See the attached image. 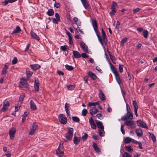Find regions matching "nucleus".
<instances>
[{"mask_svg":"<svg viewBox=\"0 0 157 157\" xmlns=\"http://www.w3.org/2000/svg\"><path fill=\"white\" fill-rule=\"evenodd\" d=\"M67 87L70 90H72L74 89V86L72 85H70L68 86Z\"/></svg>","mask_w":157,"mask_h":157,"instance_id":"nucleus-58","label":"nucleus"},{"mask_svg":"<svg viewBox=\"0 0 157 157\" xmlns=\"http://www.w3.org/2000/svg\"><path fill=\"white\" fill-rule=\"evenodd\" d=\"M54 12L52 9H51L48 10L46 13L49 16H51L54 15Z\"/></svg>","mask_w":157,"mask_h":157,"instance_id":"nucleus-28","label":"nucleus"},{"mask_svg":"<svg viewBox=\"0 0 157 157\" xmlns=\"http://www.w3.org/2000/svg\"><path fill=\"white\" fill-rule=\"evenodd\" d=\"M141 9H139V8H137L135 9H133V13L134 14H135L136 13L138 12L139 11H140V10Z\"/></svg>","mask_w":157,"mask_h":157,"instance_id":"nucleus-59","label":"nucleus"},{"mask_svg":"<svg viewBox=\"0 0 157 157\" xmlns=\"http://www.w3.org/2000/svg\"><path fill=\"white\" fill-rule=\"evenodd\" d=\"M65 67L67 69L70 71H72L74 69V67L72 66H69L67 64L65 65Z\"/></svg>","mask_w":157,"mask_h":157,"instance_id":"nucleus-32","label":"nucleus"},{"mask_svg":"<svg viewBox=\"0 0 157 157\" xmlns=\"http://www.w3.org/2000/svg\"><path fill=\"white\" fill-rule=\"evenodd\" d=\"M136 132L137 135L139 137H141L143 135V132L141 129L139 128L137 129L136 130Z\"/></svg>","mask_w":157,"mask_h":157,"instance_id":"nucleus-27","label":"nucleus"},{"mask_svg":"<svg viewBox=\"0 0 157 157\" xmlns=\"http://www.w3.org/2000/svg\"><path fill=\"white\" fill-rule=\"evenodd\" d=\"M124 125H121V132H122V133L123 135H124L125 134V132L124 130Z\"/></svg>","mask_w":157,"mask_h":157,"instance_id":"nucleus-57","label":"nucleus"},{"mask_svg":"<svg viewBox=\"0 0 157 157\" xmlns=\"http://www.w3.org/2000/svg\"><path fill=\"white\" fill-rule=\"evenodd\" d=\"M91 128L93 129H95L96 128V126L94 122L90 124Z\"/></svg>","mask_w":157,"mask_h":157,"instance_id":"nucleus-55","label":"nucleus"},{"mask_svg":"<svg viewBox=\"0 0 157 157\" xmlns=\"http://www.w3.org/2000/svg\"><path fill=\"white\" fill-rule=\"evenodd\" d=\"M34 88L35 91L38 92L39 90V83L38 79H35L34 83Z\"/></svg>","mask_w":157,"mask_h":157,"instance_id":"nucleus-11","label":"nucleus"},{"mask_svg":"<svg viewBox=\"0 0 157 157\" xmlns=\"http://www.w3.org/2000/svg\"><path fill=\"white\" fill-rule=\"evenodd\" d=\"M98 112V110L95 107L90 109V113L92 116V117H94L93 116V114H95L97 113Z\"/></svg>","mask_w":157,"mask_h":157,"instance_id":"nucleus-19","label":"nucleus"},{"mask_svg":"<svg viewBox=\"0 0 157 157\" xmlns=\"http://www.w3.org/2000/svg\"><path fill=\"white\" fill-rule=\"evenodd\" d=\"M98 131L99 135L101 136H104V134L105 133V131L104 129H100Z\"/></svg>","mask_w":157,"mask_h":157,"instance_id":"nucleus-37","label":"nucleus"},{"mask_svg":"<svg viewBox=\"0 0 157 157\" xmlns=\"http://www.w3.org/2000/svg\"><path fill=\"white\" fill-rule=\"evenodd\" d=\"M84 7L86 9H89L90 8L88 0H81Z\"/></svg>","mask_w":157,"mask_h":157,"instance_id":"nucleus-9","label":"nucleus"},{"mask_svg":"<svg viewBox=\"0 0 157 157\" xmlns=\"http://www.w3.org/2000/svg\"><path fill=\"white\" fill-rule=\"evenodd\" d=\"M123 157H131V156L127 152H125L123 155Z\"/></svg>","mask_w":157,"mask_h":157,"instance_id":"nucleus-53","label":"nucleus"},{"mask_svg":"<svg viewBox=\"0 0 157 157\" xmlns=\"http://www.w3.org/2000/svg\"><path fill=\"white\" fill-rule=\"evenodd\" d=\"M133 114L132 113L130 112L129 113H128V115L127 114V113L124 115V116H122L121 117V120L123 121H125L128 119H131L132 120L133 119Z\"/></svg>","mask_w":157,"mask_h":157,"instance_id":"nucleus-4","label":"nucleus"},{"mask_svg":"<svg viewBox=\"0 0 157 157\" xmlns=\"http://www.w3.org/2000/svg\"><path fill=\"white\" fill-rule=\"evenodd\" d=\"M21 81L20 82L21 84L22 85L24 86L26 88H28V85L27 81L25 80V79H23L22 78L21 79Z\"/></svg>","mask_w":157,"mask_h":157,"instance_id":"nucleus-26","label":"nucleus"},{"mask_svg":"<svg viewBox=\"0 0 157 157\" xmlns=\"http://www.w3.org/2000/svg\"><path fill=\"white\" fill-rule=\"evenodd\" d=\"M124 124L126 125L130 126V128H136V125L134 123V121L130 120L125 121Z\"/></svg>","mask_w":157,"mask_h":157,"instance_id":"nucleus-3","label":"nucleus"},{"mask_svg":"<svg viewBox=\"0 0 157 157\" xmlns=\"http://www.w3.org/2000/svg\"><path fill=\"white\" fill-rule=\"evenodd\" d=\"M55 16L56 19H57L59 21H60V18L59 14L57 13H56L55 14Z\"/></svg>","mask_w":157,"mask_h":157,"instance_id":"nucleus-51","label":"nucleus"},{"mask_svg":"<svg viewBox=\"0 0 157 157\" xmlns=\"http://www.w3.org/2000/svg\"><path fill=\"white\" fill-rule=\"evenodd\" d=\"M72 120L73 121L76 122H79L80 121L79 119L77 117H72Z\"/></svg>","mask_w":157,"mask_h":157,"instance_id":"nucleus-35","label":"nucleus"},{"mask_svg":"<svg viewBox=\"0 0 157 157\" xmlns=\"http://www.w3.org/2000/svg\"><path fill=\"white\" fill-rule=\"evenodd\" d=\"M111 9H112V11L110 13V14L111 15H114L115 13L116 12V10L114 8H111Z\"/></svg>","mask_w":157,"mask_h":157,"instance_id":"nucleus-47","label":"nucleus"},{"mask_svg":"<svg viewBox=\"0 0 157 157\" xmlns=\"http://www.w3.org/2000/svg\"><path fill=\"white\" fill-rule=\"evenodd\" d=\"M99 93L98 94V96L100 100L103 101L105 100V97L101 90L99 89Z\"/></svg>","mask_w":157,"mask_h":157,"instance_id":"nucleus-15","label":"nucleus"},{"mask_svg":"<svg viewBox=\"0 0 157 157\" xmlns=\"http://www.w3.org/2000/svg\"><path fill=\"white\" fill-rule=\"evenodd\" d=\"M58 119L59 121L63 124H66L67 121V117L63 114H60L59 115Z\"/></svg>","mask_w":157,"mask_h":157,"instance_id":"nucleus-2","label":"nucleus"},{"mask_svg":"<svg viewBox=\"0 0 157 157\" xmlns=\"http://www.w3.org/2000/svg\"><path fill=\"white\" fill-rule=\"evenodd\" d=\"M73 53L74 57L76 58H78L81 57V55L77 51H73Z\"/></svg>","mask_w":157,"mask_h":157,"instance_id":"nucleus-22","label":"nucleus"},{"mask_svg":"<svg viewBox=\"0 0 157 157\" xmlns=\"http://www.w3.org/2000/svg\"><path fill=\"white\" fill-rule=\"evenodd\" d=\"M143 35L144 37L147 39L148 35V32L147 30H144L143 33Z\"/></svg>","mask_w":157,"mask_h":157,"instance_id":"nucleus-34","label":"nucleus"},{"mask_svg":"<svg viewBox=\"0 0 157 157\" xmlns=\"http://www.w3.org/2000/svg\"><path fill=\"white\" fill-rule=\"evenodd\" d=\"M30 108L33 110H35L36 109V106L32 100H31L30 102Z\"/></svg>","mask_w":157,"mask_h":157,"instance_id":"nucleus-14","label":"nucleus"},{"mask_svg":"<svg viewBox=\"0 0 157 157\" xmlns=\"http://www.w3.org/2000/svg\"><path fill=\"white\" fill-rule=\"evenodd\" d=\"M60 49L63 51H65L69 49L68 46L66 45L61 46L60 47Z\"/></svg>","mask_w":157,"mask_h":157,"instance_id":"nucleus-29","label":"nucleus"},{"mask_svg":"<svg viewBox=\"0 0 157 157\" xmlns=\"http://www.w3.org/2000/svg\"><path fill=\"white\" fill-rule=\"evenodd\" d=\"M67 133L73 135V128H69Z\"/></svg>","mask_w":157,"mask_h":157,"instance_id":"nucleus-49","label":"nucleus"},{"mask_svg":"<svg viewBox=\"0 0 157 157\" xmlns=\"http://www.w3.org/2000/svg\"><path fill=\"white\" fill-rule=\"evenodd\" d=\"M125 148L129 152H132L133 151V149L131 148V146H126Z\"/></svg>","mask_w":157,"mask_h":157,"instance_id":"nucleus-41","label":"nucleus"},{"mask_svg":"<svg viewBox=\"0 0 157 157\" xmlns=\"http://www.w3.org/2000/svg\"><path fill=\"white\" fill-rule=\"evenodd\" d=\"M16 132V129L14 128H13L12 129L9 131V135L11 140L13 139Z\"/></svg>","mask_w":157,"mask_h":157,"instance_id":"nucleus-10","label":"nucleus"},{"mask_svg":"<svg viewBox=\"0 0 157 157\" xmlns=\"http://www.w3.org/2000/svg\"><path fill=\"white\" fill-rule=\"evenodd\" d=\"M52 22L55 24H58V21L57 19H56L55 18H53L52 20Z\"/></svg>","mask_w":157,"mask_h":157,"instance_id":"nucleus-63","label":"nucleus"},{"mask_svg":"<svg viewBox=\"0 0 157 157\" xmlns=\"http://www.w3.org/2000/svg\"><path fill=\"white\" fill-rule=\"evenodd\" d=\"M110 57L112 62L114 64H116V60L115 57L113 55L110 56Z\"/></svg>","mask_w":157,"mask_h":157,"instance_id":"nucleus-38","label":"nucleus"},{"mask_svg":"<svg viewBox=\"0 0 157 157\" xmlns=\"http://www.w3.org/2000/svg\"><path fill=\"white\" fill-rule=\"evenodd\" d=\"M99 101L95 102H90L88 104V106H95L96 105H98L99 104Z\"/></svg>","mask_w":157,"mask_h":157,"instance_id":"nucleus-31","label":"nucleus"},{"mask_svg":"<svg viewBox=\"0 0 157 157\" xmlns=\"http://www.w3.org/2000/svg\"><path fill=\"white\" fill-rule=\"evenodd\" d=\"M93 147L96 152H100V150L98 147L97 144L94 142H93Z\"/></svg>","mask_w":157,"mask_h":157,"instance_id":"nucleus-24","label":"nucleus"},{"mask_svg":"<svg viewBox=\"0 0 157 157\" xmlns=\"http://www.w3.org/2000/svg\"><path fill=\"white\" fill-rule=\"evenodd\" d=\"M70 105L69 104L66 103L65 105V110L67 109H69L70 108V107L69 106Z\"/></svg>","mask_w":157,"mask_h":157,"instance_id":"nucleus-62","label":"nucleus"},{"mask_svg":"<svg viewBox=\"0 0 157 157\" xmlns=\"http://www.w3.org/2000/svg\"><path fill=\"white\" fill-rule=\"evenodd\" d=\"M63 147V143H61V142L59 146L56 151V155L59 157H62L64 153L62 149Z\"/></svg>","mask_w":157,"mask_h":157,"instance_id":"nucleus-1","label":"nucleus"},{"mask_svg":"<svg viewBox=\"0 0 157 157\" xmlns=\"http://www.w3.org/2000/svg\"><path fill=\"white\" fill-rule=\"evenodd\" d=\"M133 104L134 106V108L135 109H138V106L137 105L136 102V101L134 100L133 101Z\"/></svg>","mask_w":157,"mask_h":157,"instance_id":"nucleus-39","label":"nucleus"},{"mask_svg":"<svg viewBox=\"0 0 157 157\" xmlns=\"http://www.w3.org/2000/svg\"><path fill=\"white\" fill-rule=\"evenodd\" d=\"M88 113L86 109H84L82 110V115L83 116H86V114Z\"/></svg>","mask_w":157,"mask_h":157,"instance_id":"nucleus-42","label":"nucleus"},{"mask_svg":"<svg viewBox=\"0 0 157 157\" xmlns=\"http://www.w3.org/2000/svg\"><path fill=\"white\" fill-rule=\"evenodd\" d=\"M54 6L56 8H58L60 7V4L59 3H57L56 2L55 3Z\"/></svg>","mask_w":157,"mask_h":157,"instance_id":"nucleus-60","label":"nucleus"},{"mask_svg":"<svg viewBox=\"0 0 157 157\" xmlns=\"http://www.w3.org/2000/svg\"><path fill=\"white\" fill-rule=\"evenodd\" d=\"M136 123L137 125L139 127H142L146 128H148V127L146 123L144 122L143 121L141 120H138L137 121Z\"/></svg>","mask_w":157,"mask_h":157,"instance_id":"nucleus-5","label":"nucleus"},{"mask_svg":"<svg viewBox=\"0 0 157 157\" xmlns=\"http://www.w3.org/2000/svg\"><path fill=\"white\" fill-rule=\"evenodd\" d=\"M128 39V38L126 37H125L123 38L121 41V43L122 44H124V43L126 42Z\"/></svg>","mask_w":157,"mask_h":157,"instance_id":"nucleus-64","label":"nucleus"},{"mask_svg":"<svg viewBox=\"0 0 157 157\" xmlns=\"http://www.w3.org/2000/svg\"><path fill=\"white\" fill-rule=\"evenodd\" d=\"M81 56L83 58L85 59L87 58L88 57V55L86 54V53H82L81 55Z\"/></svg>","mask_w":157,"mask_h":157,"instance_id":"nucleus-52","label":"nucleus"},{"mask_svg":"<svg viewBox=\"0 0 157 157\" xmlns=\"http://www.w3.org/2000/svg\"><path fill=\"white\" fill-rule=\"evenodd\" d=\"M9 66L8 65H6V64L4 65V66L2 70V75H5L6 74L7 72V70Z\"/></svg>","mask_w":157,"mask_h":157,"instance_id":"nucleus-25","label":"nucleus"},{"mask_svg":"<svg viewBox=\"0 0 157 157\" xmlns=\"http://www.w3.org/2000/svg\"><path fill=\"white\" fill-rule=\"evenodd\" d=\"M17 1V0H5L4 2H2V5L6 6L8 3H13Z\"/></svg>","mask_w":157,"mask_h":157,"instance_id":"nucleus-18","label":"nucleus"},{"mask_svg":"<svg viewBox=\"0 0 157 157\" xmlns=\"http://www.w3.org/2000/svg\"><path fill=\"white\" fill-rule=\"evenodd\" d=\"M126 110L127 111V114L128 115V113H129L130 112H131V110L130 109V107L129 106L128 104H126Z\"/></svg>","mask_w":157,"mask_h":157,"instance_id":"nucleus-40","label":"nucleus"},{"mask_svg":"<svg viewBox=\"0 0 157 157\" xmlns=\"http://www.w3.org/2000/svg\"><path fill=\"white\" fill-rule=\"evenodd\" d=\"M76 30L77 32L78 33H80L82 34H83V32L80 29L79 27H77Z\"/></svg>","mask_w":157,"mask_h":157,"instance_id":"nucleus-50","label":"nucleus"},{"mask_svg":"<svg viewBox=\"0 0 157 157\" xmlns=\"http://www.w3.org/2000/svg\"><path fill=\"white\" fill-rule=\"evenodd\" d=\"M17 62V59L16 57H14L12 61V64L13 65L16 64Z\"/></svg>","mask_w":157,"mask_h":157,"instance_id":"nucleus-48","label":"nucleus"},{"mask_svg":"<svg viewBox=\"0 0 157 157\" xmlns=\"http://www.w3.org/2000/svg\"><path fill=\"white\" fill-rule=\"evenodd\" d=\"M30 66L34 71H35L40 68V65L37 64H31L30 65Z\"/></svg>","mask_w":157,"mask_h":157,"instance_id":"nucleus-12","label":"nucleus"},{"mask_svg":"<svg viewBox=\"0 0 157 157\" xmlns=\"http://www.w3.org/2000/svg\"><path fill=\"white\" fill-rule=\"evenodd\" d=\"M21 29L18 26H16V29H14L12 32L13 34L19 33L21 32Z\"/></svg>","mask_w":157,"mask_h":157,"instance_id":"nucleus-23","label":"nucleus"},{"mask_svg":"<svg viewBox=\"0 0 157 157\" xmlns=\"http://www.w3.org/2000/svg\"><path fill=\"white\" fill-rule=\"evenodd\" d=\"M37 127L38 126L36 123H34L32 126L30 132L29 133V135H33L35 132L36 129Z\"/></svg>","mask_w":157,"mask_h":157,"instance_id":"nucleus-6","label":"nucleus"},{"mask_svg":"<svg viewBox=\"0 0 157 157\" xmlns=\"http://www.w3.org/2000/svg\"><path fill=\"white\" fill-rule=\"evenodd\" d=\"M9 102L6 101H5L3 102V107L1 109V111L5 112L8 109L9 106Z\"/></svg>","mask_w":157,"mask_h":157,"instance_id":"nucleus-7","label":"nucleus"},{"mask_svg":"<svg viewBox=\"0 0 157 157\" xmlns=\"http://www.w3.org/2000/svg\"><path fill=\"white\" fill-rule=\"evenodd\" d=\"M26 74L27 77L28 78H30L31 77L33 74V72L29 70H28L27 69L26 70Z\"/></svg>","mask_w":157,"mask_h":157,"instance_id":"nucleus-30","label":"nucleus"},{"mask_svg":"<svg viewBox=\"0 0 157 157\" xmlns=\"http://www.w3.org/2000/svg\"><path fill=\"white\" fill-rule=\"evenodd\" d=\"M119 71L121 73L123 72V69L121 65L120 64L119 65Z\"/></svg>","mask_w":157,"mask_h":157,"instance_id":"nucleus-61","label":"nucleus"},{"mask_svg":"<svg viewBox=\"0 0 157 157\" xmlns=\"http://www.w3.org/2000/svg\"><path fill=\"white\" fill-rule=\"evenodd\" d=\"M149 133L152 139L153 142H155L156 140V137L154 134L151 132H149Z\"/></svg>","mask_w":157,"mask_h":157,"instance_id":"nucleus-33","label":"nucleus"},{"mask_svg":"<svg viewBox=\"0 0 157 157\" xmlns=\"http://www.w3.org/2000/svg\"><path fill=\"white\" fill-rule=\"evenodd\" d=\"M115 77L116 80L117 82H118V83L119 84H120L121 82V80L120 79V78L119 76V75H118L116 76Z\"/></svg>","mask_w":157,"mask_h":157,"instance_id":"nucleus-43","label":"nucleus"},{"mask_svg":"<svg viewBox=\"0 0 157 157\" xmlns=\"http://www.w3.org/2000/svg\"><path fill=\"white\" fill-rule=\"evenodd\" d=\"M96 124L97 125L98 128L100 129H104V126L101 122L100 121H97L96 122Z\"/></svg>","mask_w":157,"mask_h":157,"instance_id":"nucleus-20","label":"nucleus"},{"mask_svg":"<svg viewBox=\"0 0 157 157\" xmlns=\"http://www.w3.org/2000/svg\"><path fill=\"white\" fill-rule=\"evenodd\" d=\"M73 135L67 133L65 135V137L66 139L64 141L65 142H67L68 141L71 140L72 137Z\"/></svg>","mask_w":157,"mask_h":157,"instance_id":"nucleus-17","label":"nucleus"},{"mask_svg":"<svg viewBox=\"0 0 157 157\" xmlns=\"http://www.w3.org/2000/svg\"><path fill=\"white\" fill-rule=\"evenodd\" d=\"M131 141V139L128 137H127L126 138L125 140L124 143L125 144H128Z\"/></svg>","mask_w":157,"mask_h":157,"instance_id":"nucleus-44","label":"nucleus"},{"mask_svg":"<svg viewBox=\"0 0 157 157\" xmlns=\"http://www.w3.org/2000/svg\"><path fill=\"white\" fill-rule=\"evenodd\" d=\"M88 136L87 133H85L84 135L82 137V140L83 141L86 140L87 139Z\"/></svg>","mask_w":157,"mask_h":157,"instance_id":"nucleus-45","label":"nucleus"},{"mask_svg":"<svg viewBox=\"0 0 157 157\" xmlns=\"http://www.w3.org/2000/svg\"><path fill=\"white\" fill-rule=\"evenodd\" d=\"M117 5L116 2H113L112 3V6L111 8H114L115 9L117 7Z\"/></svg>","mask_w":157,"mask_h":157,"instance_id":"nucleus-46","label":"nucleus"},{"mask_svg":"<svg viewBox=\"0 0 157 157\" xmlns=\"http://www.w3.org/2000/svg\"><path fill=\"white\" fill-rule=\"evenodd\" d=\"M30 35L31 37L37 41H39L40 40L39 37L37 35V34L35 33L34 32L31 31L30 33Z\"/></svg>","mask_w":157,"mask_h":157,"instance_id":"nucleus-13","label":"nucleus"},{"mask_svg":"<svg viewBox=\"0 0 157 157\" xmlns=\"http://www.w3.org/2000/svg\"><path fill=\"white\" fill-rule=\"evenodd\" d=\"M80 139L81 137H78L76 136H74L73 139L74 144L76 145H77L80 143Z\"/></svg>","mask_w":157,"mask_h":157,"instance_id":"nucleus-16","label":"nucleus"},{"mask_svg":"<svg viewBox=\"0 0 157 157\" xmlns=\"http://www.w3.org/2000/svg\"><path fill=\"white\" fill-rule=\"evenodd\" d=\"M96 117H97L98 118L100 119H102L103 118V115L101 113L97 114L96 115Z\"/></svg>","mask_w":157,"mask_h":157,"instance_id":"nucleus-56","label":"nucleus"},{"mask_svg":"<svg viewBox=\"0 0 157 157\" xmlns=\"http://www.w3.org/2000/svg\"><path fill=\"white\" fill-rule=\"evenodd\" d=\"M24 97L25 95L24 94H22L20 95L19 99V101L21 103L22 102L24 99Z\"/></svg>","mask_w":157,"mask_h":157,"instance_id":"nucleus-36","label":"nucleus"},{"mask_svg":"<svg viewBox=\"0 0 157 157\" xmlns=\"http://www.w3.org/2000/svg\"><path fill=\"white\" fill-rule=\"evenodd\" d=\"M97 35L98 37L99 41H100V42L101 44H103V43L102 42V40H101V36L97 34Z\"/></svg>","mask_w":157,"mask_h":157,"instance_id":"nucleus-54","label":"nucleus"},{"mask_svg":"<svg viewBox=\"0 0 157 157\" xmlns=\"http://www.w3.org/2000/svg\"><path fill=\"white\" fill-rule=\"evenodd\" d=\"M92 24L94 29L95 32L96 33H99V32L98 31V27L97 23L96 20L95 19L92 20Z\"/></svg>","mask_w":157,"mask_h":157,"instance_id":"nucleus-8","label":"nucleus"},{"mask_svg":"<svg viewBox=\"0 0 157 157\" xmlns=\"http://www.w3.org/2000/svg\"><path fill=\"white\" fill-rule=\"evenodd\" d=\"M88 75L89 76L94 80L96 79L97 78L96 75L91 71H89L88 72Z\"/></svg>","mask_w":157,"mask_h":157,"instance_id":"nucleus-21","label":"nucleus"}]
</instances>
